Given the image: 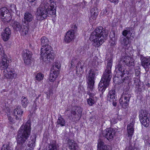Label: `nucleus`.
<instances>
[{"instance_id":"f3484780","label":"nucleus","mask_w":150,"mask_h":150,"mask_svg":"<svg viewBox=\"0 0 150 150\" xmlns=\"http://www.w3.org/2000/svg\"><path fill=\"white\" fill-rule=\"evenodd\" d=\"M98 150H111V147L104 145V143L100 139L98 141Z\"/></svg>"},{"instance_id":"c756f323","label":"nucleus","mask_w":150,"mask_h":150,"mask_svg":"<svg viewBox=\"0 0 150 150\" xmlns=\"http://www.w3.org/2000/svg\"><path fill=\"white\" fill-rule=\"evenodd\" d=\"M91 17L93 20L96 19V17L98 14L97 8L96 7H94L92 8L91 11Z\"/></svg>"},{"instance_id":"9b49d317","label":"nucleus","mask_w":150,"mask_h":150,"mask_svg":"<svg viewBox=\"0 0 150 150\" xmlns=\"http://www.w3.org/2000/svg\"><path fill=\"white\" fill-rule=\"evenodd\" d=\"M0 14L3 17L2 18V20L3 22L8 23L11 19V15L6 7H4L0 9Z\"/></svg>"},{"instance_id":"603ef678","label":"nucleus","mask_w":150,"mask_h":150,"mask_svg":"<svg viewBox=\"0 0 150 150\" xmlns=\"http://www.w3.org/2000/svg\"><path fill=\"white\" fill-rule=\"evenodd\" d=\"M117 122V120L116 119H112L111 121V124H115Z\"/></svg>"},{"instance_id":"412c9836","label":"nucleus","mask_w":150,"mask_h":150,"mask_svg":"<svg viewBox=\"0 0 150 150\" xmlns=\"http://www.w3.org/2000/svg\"><path fill=\"white\" fill-rule=\"evenodd\" d=\"M51 69V70L50 73V76L49 79L50 81L51 82H53L55 79L58 76L59 74V71L58 70L56 71V69Z\"/></svg>"},{"instance_id":"864d4df0","label":"nucleus","mask_w":150,"mask_h":150,"mask_svg":"<svg viewBox=\"0 0 150 150\" xmlns=\"http://www.w3.org/2000/svg\"><path fill=\"white\" fill-rule=\"evenodd\" d=\"M110 1L115 3H117L118 2V0H109Z\"/></svg>"},{"instance_id":"c9c22d12","label":"nucleus","mask_w":150,"mask_h":150,"mask_svg":"<svg viewBox=\"0 0 150 150\" xmlns=\"http://www.w3.org/2000/svg\"><path fill=\"white\" fill-rule=\"evenodd\" d=\"M114 36H112V37L111 36H110V40L109 42L110 45H116V42L117 41V39L115 37V33H113Z\"/></svg>"},{"instance_id":"b1692460","label":"nucleus","mask_w":150,"mask_h":150,"mask_svg":"<svg viewBox=\"0 0 150 150\" xmlns=\"http://www.w3.org/2000/svg\"><path fill=\"white\" fill-rule=\"evenodd\" d=\"M23 111L21 108L20 106H17L14 110L13 114L16 117V119H19L20 117L22 115Z\"/></svg>"},{"instance_id":"4468645a","label":"nucleus","mask_w":150,"mask_h":150,"mask_svg":"<svg viewBox=\"0 0 150 150\" xmlns=\"http://www.w3.org/2000/svg\"><path fill=\"white\" fill-rule=\"evenodd\" d=\"M23 57L24 63L27 64H30L32 61V53L27 50L23 52Z\"/></svg>"},{"instance_id":"79ce46f5","label":"nucleus","mask_w":150,"mask_h":150,"mask_svg":"<svg viewBox=\"0 0 150 150\" xmlns=\"http://www.w3.org/2000/svg\"><path fill=\"white\" fill-rule=\"evenodd\" d=\"M47 11H48V14H49L51 15H54L56 14V11L55 9H48L47 7Z\"/></svg>"},{"instance_id":"09e8293b","label":"nucleus","mask_w":150,"mask_h":150,"mask_svg":"<svg viewBox=\"0 0 150 150\" xmlns=\"http://www.w3.org/2000/svg\"><path fill=\"white\" fill-rule=\"evenodd\" d=\"M135 76H139L140 75V71L137 69H136L135 70Z\"/></svg>"},{"instance_id":"bb28decb","label":"nucleus","mask_w":150,"mask_h":150,"mask_svg":"<svg viewBox=\"0 0 150 150\" xmlns=\"http://www.w3.org/2000/svg\"><path fill=\"white\" fill-rule=\"evenodd\" d=\"M134 123H130L127 126V133L129 139H131L134 132Z\"/></svg>"},{"instance_id":"ea45409f","label":"nucleus","mask_w":150,"mask_h":150,"mask_svg":"<svg viewBox=\"0 0 150 150\" xmlns=\"http://www.w3.org/2000/svg\"><path fill=\"white\" fill-rule=\"evenodd\" d=\"M134 144L130 143L129 146L126 148V150H140L139 149L134 147Z\"/></svg>"},{"instance_id":"a18cd8bd","label":"nucleus","mask_w":150,"mask_h":150,"mask_svg":"<svg viewBox=\"0 0 150 150\" xmlns=\"http://www.w3.org/2000/svg\"><path fill=\"white\" fill-rule=\"evenodd\" d=\"M71 29H72L70 31H73L74 32V33L76 31L77 29V27L76 25H72L71 27Z\"/></svg>"},{"instance_id":"8fccbe9b","label":"nucleus","mask_w":150,"mask_h":150,"mask_svg":"<svg viewBox=\"0 0 150 150\" xmlns=\"http://www.w3.org/2000/svg\"><path fill=\"white\" fill-rule=\"evenodd\" d=\"M16 8L15 5L12 4L11 6L10 9L13 11H16Z\"/></svg>"},{"instance_id":"393cba45","label":"nucleus","mask_w":150,"mask_h":150,"mask_svg":"<svg viewBox=\"0 0 150 150\" xmlns=\"http://www.w3.org/2000/svg\"><path fill=\"white\" fill-rule=\"evenodd\" d=\"M115 89H113L110 91L108 93L107 100H108L111 102L112 101H115Z\"/></svg>"},{"instance_id":"a878e982","label":"nucleus","mask_w":150,"mask_h":150,"mask_svg":"<svg viewBox=\"0 0 150 150\" xmlns=\"http://www.w3.org/2000/svg\"><path fill=\"white\" fill-rule=\"evenodd\" d=\"M33 15L30 12L27 11L24 14V19L25 21L29 23L33 19Z\"/></svg>"},{"instance_id":"37998d69","label":"nucleus","mask_w":150,"mask_h":150,"mask_svg":"<svg viewBox=\"0 0 150 150\" xmlns=\"http://www.w3.org/2000/svg\"><path fill=\"white\" fill-rule=\"evenodd\" d=\"M50 6L48 7V9H55V4L53 1H52V0L50 1Z\"/></svg>"},{"instance_id":"cd10ccee","label":"nucleus","mask_w":150,"mask_h":150,"mask_svg":"<svg viewBox=\"0 0 150 150\" xmlns=\"http://www.w3.org/2000/svg\"><path fill=\"white\" fill-rule=\"evenodd\" d=\"M129 100H127L126 98L122 96L119 101L122 107L125 108H127V104H128Z\"/></svg>"},{"instance_id":"20e7f679","label":"nucleus","mask_w":150,"mask_h":150,"mask_svg":"<svg viewBox=\"0 0 150 150\" xmlns=\"http://www.w3.org/2000/svg\"><path fill=\"white\" fill-rule=\"evenodd\" d=\"M42 47L41 48V57L43 61L48 63L54 58V54L51 52V48L49 45V41L45 37L41 39Z\"/></svg>"},{"instance_id":"72a5a7b5","label":"nucleus","mask_w":150,"mask_h":150,"mask_svg":"<svg viewBox=\"0 0 150 150\" xmlns=\"http://www.w3.org/2000/svg\"><path fill=\"white\" fill-rule=\"evenodd\" d=\"M27 144L28 147H30L28 150H33L35 145V140L34 139L31 140L28 142Z\"/></svg>"},{"instance_id":"c03bdc74","label":"nucleus","mask_w":150,"mask_h":150,"mask_svg":"<svg viewBox=\"0 0 150 150\" xmlns=\"http://www.w3.org/2000/svg\"><path fill=\"white\" fill-rule=\"evenodd\" d=\"M29 31V28L27 26H24L22 31V33L23 35L27 34Z\"/></svg>"},{"instance_id":"dca6fc26","label":"nucleus","mask_w":150,"mask_h":150,"mask_svg":"<svg viewBox=\"0 0 150 150\" xmlns=\"http://www.w3.org/2000/svg\"><path fill=\"white\" fill-rule=\"evenodd\" d=\"M124 30L122 32V34L124 36L131 37L134 38V34L133 33V29L132 28H127Z\"/></svg>"},{"instance_id":"f03ea898","label":"nucleus","mask_w":150,"mask_h":150,"mask_svg":"<svg viewBox=\"0 0 150 150\" xmlns=\"http://www.w3.org/2000/svg\"><path fill=\"white\" fill-rule=\"evenodd\" d=\"M107 61L108 63L106 68L98 85L99 91L102 93L108 86L112 76L111 68L112 66V59H108Z\"/></svg>"},{"instance_id":"c85d7f7f","label":"nucleus","mask_w":150,"mask_h":150,"mask_svg":"<svg viewBox=\"0 0 150 150\" xmlns=\"http://www.w3.org/2000/svg\"><path fill=\"white\" fill-rule=\"evenodd\" d=\"M48 150H59V146L55 141L51 142L48 147Z\"/></svg>"},{"instance_id":"39448f33","label":"nucleus","mask_w":150,"mask_h":150,"mask_svg":"<svg viewBox=\"0 0 150 150\" xmlns=\"http://www.w3.org/2000/svg\"><path fill=\"white\" fill-rule=\"evenodd\" d=\"M9 62V60L7 58L6 55H4L2 57L1 61L0 62V69H4V74L6 79H12L15 78L17 75L15 71L7 68Z\"/></svg>"},{"instance_id":"f8f14e48","label":"nucleus","mask_w":150,"mask_h":150,"mask_svg":"<svg viewBox=\"0 0 150 150\" xmlns=\"http://www.w3.org/2000/svg\"><path fill=\"white\" fill-rule=\"evenodd\" d=\"M116 70L117 71L116 75L113 79L114 82L116 83L120 84L124 82L125 78H123V75L125 74V71H120V70H118L117 69L116 66Z\"/></svg>"},{"instance_id":"f257e3e1","label":"nucleus","mask_w":150,"mask_h":150,"mask_svg":"<svg viewBox=\"0 0 150 150\" xmlns=\"http://www.w3.org/2000/svg\"><path fill=\"white\" fill-rule=\"evenodd\" d=\"M30 121L28 120L21 126L17 135V146L22 149L26 146V141L30 133Z\"/></svg>"},{"instance_id":"3c124183","label":"nucleus","mask_w":150,"mask_h":150,"mask_svg":"<svg viewBox=\"0 0 150 150\" xmlns=\"http://www.w3.org/2000/svg\"><path fill=\"white\" fill-rule=\"evenodd\" d=\"M107 11L106 9L103 10L101 12V13H103V14L104 15H107Z\"/></svg>"},{"instance_id":"4d7b16f0","label":"nucleus","mask_w":150,"mask_h":150,"mask_svg":"<svg viewBox=\"0 0 150 150\" xmlns=\"http://www.w3.org/2000/svg\"><path fill=\"white\" fill-rule=\"evenodd\" d=\"M35 0H28V1L30 2H34Z\"/></svg>"},{"instance_id":"4c0bfd02","label":"nucleus","mask_w":150,"mask_h":150,"mask_svg":"<svg viewBox=\"0 0 150 150\" xmlns=\"http://www.w3.org/2000/svg\"><path fill=\"white\" fill-rule=\"evenodd\" d=\"M12 148L10 146L9 144H6L3 145L1 150H12Z\"/></svg>"},{"instance_id":"6e6552de","label":"nucleus","mask_w":150,"mask_h":150,"mask_svg":"<svg viewBox=\"0 0 150 150\" xmlns=\"http://www.w3.org/2000/svg\"><path fill=\"white\" fill-rule=\"evenodd\" d=\"M140 121L144 126L148 127L150 123V114L146 110H142L139 112Z\"/></svg>"},{"instance_id":"e433bc0d","label":"nucleus","mask_w":150,"mask_h":150,"mask_svg":"<svg viewBox=\"0 0 150 150\" xmlns=\"http://www.w3.org/2000/svg\"><path fill=\"white\" fill-rule=\"evenodd\" d=\"M122 96L128 99V100L130 99L131 96L130 92L128 91H124Z\"/></svg>"},{"instance_id":"2eb2a0df","label":"nucleus","mask_w":150,"mask_h":150,"mask_svg":"<svg viewBox=\"0 0 150 150\" xmlns=\"http://www.w3.org/2000/svg\"><path fill=\"white\" fill-rule=\"evenodd\" d=\"M115 130L112 128H108L104 131L103 136L108 140H112L114 136Z\"/></svg>"},{"instance_id":"49530a36","label":"nucleus","mask_w":150,"mask_h":150,"mask_svg":"<svg viewBox=\"0 0 150 150\" xmlns=\"http://www.w3.org/2000/svg\"><path fill=\"white\" fill-rule=\"evenodd\" d=\"M145 143L147 145L150 146V138H148L147 139H146L145 141Z\"/></svg>"},{"instance_id":"f704fd0d","label":"nucleus","mask_w":150,"mask_h":150,"mask_svg":"<svg viewBox=\"0 0 150 150\" xmlns=\"http://www.w3.org/2000/svg\"><path fill=\"white\" fill-rule=\"evenodd\" d=\"M84 62L83 61H81L78 62L77 64V66H76V71H77V70L79 69V71H82L83 68V67L84 65Z\"/></svg>"},{"instance_id":"7c9ffc66","label":"nucleus","mask_w":150,"mask_h":150,"mask_svg":"<svg viewBox=\"0 0 150 150\" xmlns=\"http://www.w3.org/2000/svg\"><path fill=\"white\" fill-rule=\"evenodd\" d=\"M57 126H58V127H59V125L62 127L64 126L65 125V120L61 116H60L58 118V119L57 121Z\"/></svg>"},{"instance_id":"a19ab883","label":"nucleus","mask_w":150,"mask_h":150,"mask_svg":"<svg viewBox=\"0 0 150 150\" xmlns=\"http://www.w3.org/2000/svg\"><path fill=\"white\" fill-rule=\"evenodd\" d=\"M44 76V75L41 73H39L37 74L35 78L37 80L39 81L42 80Z\"/></svg>"},{"instance_id":"a211bd4d","label":"nucleus","mask_w":150,"mask_h":150,"mask_svg":"<svg viewBox=\"0 0 150 150\" xmlns=\"http://www.w3.org/2000/svg\"><path fill=\"white\" fill-rule=\"evenodd\" d=\"M140 59L142 65L145 69L149 67L150 65V57H141Z\"/></svg>"},{"instance_id":"1a4fd4ad","label":"nucleus","mask_w":150,"mask_h":150,"mask_svg":"<svg viewBox=\"0 0 150 150\" xmlns=\"http://www.w3.org/2000/svg\"><path fill=\"white\" fill-rule=\"evenodd\" d=\"M48 11L47 10V6L39 7L37 9L36 13V18L37 20L42 21L46 19L48 15Z\"/></svg>"},{"instance_id":"aec40b11","label":"nucleus","mask_w":150,"mask_h":150,"mask_svg":"<svg viewBox=\"0 0 150 150\" xmlns=\"http://www.w3.org/2000/svg\"><path fill=\"white\" fill-rule=\"evenodd\" d=\"M11 30L8 28H6L4 30V33L2 34V38L4 41L8 40L11 36Z\"/></svg>"},{"instance_id":"5fc2aeb1","label":"nucleus","mask_w":150,"mask_h":150,"mask_svg":"<svg viewBox=\"0 0 150 150\" xmlns=\"http://www.w3.org/2000/svg\"><path fill=\"white\" fill-rule=\"evenodd\" d=\"M115 101H112L113 102V105L114 106H116L117 105V103L115 102Z\"/></svg>"},{"instance_id":"ddd939ff","label":"nucleus","mask_w":150,"mask_h":150,"mask_svg":"<svg viewBox=\"0 0 150 150\" xmlns=\"http://www.w3.org/2000/svg\"><path fill=\"white\" fill-rule=\"evenodd\" d=\"M92 91H89L87 92V94L89 96V98L86 99L87 102L89 106L93 105L95 103H96L98 98L96 96V93H93Z\"/></svg>"},{"instance_id":"473e14b6","label":"nucleus","mask_w":150,"mask_h":150,"mask_svg":"<svg viewBox=\"0 0 150 150\" xmlns=\"http://www.w3.org/2000/svg\"><path fill=\"white\" fill-rule=\"evenodd\" d=\"M21 100L23 107L24 108H26L29 103L28 98L26 97L23 96L21 98Z\"/></svg>"},{"instance_id":"4be33fe9","label":"nucleus","mask_w":150,"mask_h":150,"mask_svg":"<svg viewBox=\"0 0 150 150\" xmlns=\"http://www.w3.org/2000/svg\"><path fill=\"white\" fill-rule=\"evenodd\" d=\"M69 148L71 150H77L78 148L77 144L74 140L69 139L68 141Z\"/></svg>"},{"instance_id":"6e6d98bb","label":"nucleus","mask_w":150,"mask_h":150,"mask_svg":"<svg viewBox=\"0 0 150 150\" xmlns=\"http://www.w3.org/2000/svg\"><path fill=\"white\" fill-rule=\"evenodd\" d=\"M29 46L32 49H33L34 48V46H33L31 44H30Z\"/></svg>"},{"instance_id":"423d86ee","label":"nucleus","mask_w":150,"mask_h":150,"mask_svg":"<svg viewBox=\"0 0 150 150\" xmlns=\"http://www.w3.org/2000/svg\"><path fill=\"white\" fill-rule=\"evenodd\" d=\"M134 61V60L132 57L125 54L122 56L120 60L117 62L116 65L117 69L118 70H120V71H125L124 68V65H126L129 67L134 66L135 64Z\"/></svg>"},{"instance_id":"2f4dec72","label":"nucleus","mask_w":150,"mask_h":150,"mask_svg":"<svg viewBox=\"0 0 150 150\" xmlns=\"http://www.w3.org/2000/svg\"><path fill=\"white\" fill-rule=\"evenodd\" d=\"M129 37L124 38L121 40V44L124 46H127L128 45L131 43V41L129 40Z\"/></svg>"},{"instance_id":"0eeeda50","label":"nucleus","mask_w":150,"mask_h":150,"mask_svg":"<svg viewBox=\"0 0 150 150\" xmlns=\"http://www.w3.org/2000/svg\"><path fill=\"white\" fill-rule=\"evenodd\" d=\"M97 70L93 69H90L86 76V78L88 90L91 91L93 90L95 83V76L98 75Z\"/></svg>"},{"instance_id":"9d476101","label":"nucleus","mask_w":150,"mask_h":150,"mask_svg":"<svg viewBox=\"0 0 150 150\" xmlns=\"http://www.w3.org/2000/svg\"><path fill=\"white\" fill-rule=\"evenodd\" d=\"M82 111V109L79 106H76L71 110V115L68 116L70 118L75 120L76 118H80Z\"/></svg>"},{"instance_id":"7ed1b4c3","label":"nucleus","mask_w":150,"mask_h":150,"mask_svg":"<svg viewBox=\"0 0 150 150\" xmlns=\"http://www.w3.org/2000/svg\"><path fill=\"white\" fill-rule=\"evenodd\" d=\"M108 34L107 30L104 29L102 26H99L91 33L90 39L93 42L94 46L98 47L106 40Z\"/></svg>"},{"instance_id":"58836bf2","label":"nucleus","mask_w":150,"mask_h":150,"mask_svg":"<svg viewBox=\"0 0 150 150\" xmlns=\"http://www.w3.org/2000/svg\"><path fill=\"white\" fill-rule=\"evenodd\" d=\"M60 62L59 61H57L54 64L52 67L51 69H53V70L54 69H56L57 68V69H59L60 67Z\"/></svg>"},{"instance_id":"de8ad7c7","label":"nucleus","mask_w":150,"mask_h":150,"mask_svg":"<svg viewBox=\"0 0 150 150\" xmlns=\"http://www.w3.org/2000/svg\"><path fill=\"white\" fill-rule=\"evenodd\" d=\"M76 58L75 57H73L72 59L71 63V67H73V66H74L75 62L76 61Z\"/></svg>"},{"instance_id":"6ab92c4d","label":"nucleus","mask_w":150,"mask_h":150,"mask_svg":"<svg viewBox=\"0 0 150 150\" xmlns=\"http://www.w3.org/2000/svg\"><path fill=\"white\" fill-rule=\"evenodd\" d=\"M75 38L74 33L73 31H68L65 36L64 40L67 43L71 42Z\"/></svg>"},{"instance_id":"5701e85b","label":"nucleus","mask_w":150,"mask_h":150,"mask_svg":"<svg viewBox=\"0 0 150 150\" xmlns=\"http://www.w3.org/2000/svg\"><path fill=\"white\" fill-rule=\"evenodd\" d=\"M11 25L14 30L16 31H20L22 29V25L16 21H13Z\"/></svg>"}]
</instances>
